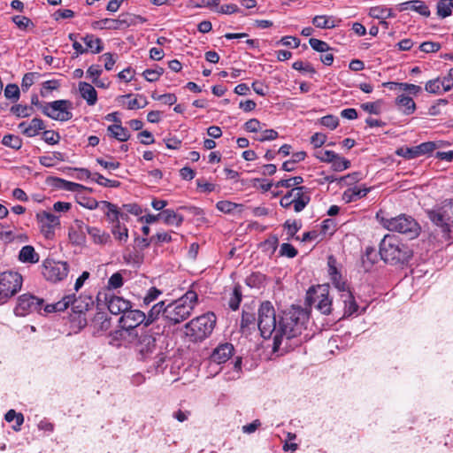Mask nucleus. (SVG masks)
<instances>
[{
  "label": "nucleus",
  "mask_w": 453,
  "mask_h": 453,
  "mask_svg": "<svg viewBox=\"0 0 453 453\" xmlns=\"http://www.w3.org/2000/svg\"><path fill=\"white\" fill-rule=\"evenodd\" d=\"M308 318L307 311L299 306H292L284 311L279 320L277 336L273 337V351L279 352L284 340L288 341L300 334Z\"/></svg>",
  "instance_id": "nucleus-1"
},
{
  "label": "nucleus",
  "mask_w": 453,
  "mask_h": 453,
  "mask_svg": "<svg viewBox=\"0 0 453 453\" xmlns=\"http://www.w3.org/2000/svg\"><path fill=\"white\" fill-rule=\"evenodd\" d=\"M380 255L386 263L398 265L407 263L411 258L413 252L395 235L386 234L380 243Z\"/></svg>",
  "instance_id": "nucleus-2"
},
{
  "label": "nucleus",
  "mask_w": 453,
  "mask_h": 453,
  "mask_svg": "<svg viewBox=\"0 0 453 453\" xmlns=\"http://www.w3.org/2000/svg\"><path fill=\"white\" fill-rule=\"evenodd\" d=\"M197 299V294L195 291L189 290L178 300L169 303H165L164 319L169 325L173 326L186 320L191 315Z\"/></svg>",
  "instance_id": "nucleus-3"
},
{
  "label": "nucleus",
  "mask_w": 453,
  "mask_h": 453,
  "mask_svg": "<svg viewBox=\"0 0 453 453\" xmlns=\"http://www.w3.org/2000/svg\"><path fill=\"white\" fill-rule=\"evenodd\" d=\"M376 219L387 230L400 233L406 235L409 239L416 238L420 233V226L418 222L412 217L406 214L388 217L380 211L377 212Z\"/></svg>",
  "instance_id": "nucleus-4"
},
{
  "label": "nucleus",
  "mask_w": 453,
  "mask_h": 453,
  "mask_svg": "<svg viewBox=\"0 0 453 453\" xmlns=\"http://www.w3.org/2000/svg\"><path fill=\"white\" fill-rule=\"evenodd\" d=\"M216 325V316L212 312L193 319L186 324V335L193 342H201L208 338Z\"/></svg>",
  "instance_id": "nucleus-5"
},
{
  "label": "nucleus",
  "mask_w": 453,
  "mask_h": 453,
  "mask_svg": "<svg viewBox=\"0 0 453 453\" xmlns=\"http://www.w3.org/2000/svg\"><path fill=\"white\" fill-rule=\"evenodd\" d=\"M257 316V326L262 337L270 338L273 334L277 336L279 321L271 302L265 301L260 304Z\"/></svg>",
  "instance_id": "nucleus-6"
},
{
  "label": "nucleus",
  "mask_w": 453,
  "mask_h": 453,
  "mask_svg": "<svg viewBox=\"0 0 453 453\" xmlns=\"http://www.w3.org/2000/svg\"><path fill=\"white\" fill-rule=\"evenodd\" d=\"M145 312L129 308L119 318L120 329L116 331V338L124 339L127 336L137 337V334H134V330L139 326H142L141 329H145Z\"/></svg>",
  "instance_id": "nucleus-7"
},
{
  "label": "nucleus",
  "mask_w": 453,
  "mask_h": 453,
  "mask_svg": "<svg viewBox=\"0 0 453 453\" xmlns=\"http://www.w3.org/2000/svg\"><path fill=\"white\" fill-rule=\"evenodd\" d=\"M306 303L323 315L331 314L333 300L329 296V285L323 284L311 288L306 294Z\"/></svg>",
  "instance_id": "nucleus-8"
},
{
  "label": "nucleus",
  "mask_w": 453,
  "mask_h": 453,
  "mask_svg": "<svg viewBox=\"0 0 453 453\" xmlns=\"http://www.w3.org/2000/svg\"><path fill=\"white\" fill-rule=\"evenodd\" d=\"M23 277L15 271L0 273V304L7 303L22 288Z\"/></svg>",
  "instance_id": "nucleus-9"
},
{
  "label": "nucleus",
  "mask_w": 453,
  "mask_h": 453,
  "mask_svg": "<svg viewBox=\"0 0 453 453\" xmlns=\"http://www.w3.org/2000/svg\"><path fill=\"white\" fill-rule=\"evenodd\" d=\"M163 330L157 326L156 328L141 329L136 342V349L142 359L146 360L157 352V338L160 336Z\"/></svg>",
  "instance_id": "nucleus-10"
},
{
  "label": "nucleus",
  "mask_w": 453,
  "mask_h": 453,
  "mask_svg": "<svg viewBox=\"0 0 453 453\" xmlns=\"http://www.w3.org/2000/svg\"><path fill=\"white\" fill-rule=\"evenodd\" d=\"M431 221L448 234L453 226V200H445L437 209L428 212Z\"/></svg>",
  "instance_id": "nucleus-11"
},
{
  "label": "nucleus",
  "mask_w": 453,
  "mask_h": 453,
  "mask_svg": "<svg viewBox=\"0 0 453 453\" xmlns=\"http://www.w3.org/2000/svg\"><path fill=\"white\" fill-rule=\"evenodd\" d=\"M43 303L42 298L30 293H25L17 298L13 312L17 317H26L35 312H40Z\"/></svg>",
  "instance_id": "nucleus-12"
},
{
  "label": "nucleus",
  "mask_w": 453,
  "mask_h": 453,
  "mask_svg": "<svg viewBox=\"0 0 453 453\" xmlns=\"http://www.w3.org/2000/svg\"><path fill=\"white\" fill-rule=\"evenodd\" d=\"M73 104L68 100H57L44 104L42 111L46 116L58 121H67L73 118Z\"/></svg>",
  "instance_id": "nucleus-13"
},
{
  "label": "nucleus",
  "mask_w": 453,
  "mask_h": 453,
  "mask_svg": "<svg viewBox=\"0 0 453 453\" xmlns=\"http://www.w3.org/2000/svg\"><path fill=\"white\" fill-rule=\"evenodd\" d=\"M69 273V265L64 261L46 259L42 263V273L43 277L51 282H58L65 279Z\"/></svg>",
  "instance_id": "nucleus-14"
},
{
  "label": "nucleus",
  "mask_w": 453,
  "mask_h": 453,
  "mask_svg": "<svg viewBox=\"0 0 453 453\" xmlns=\"http://www.w3.org/2000/svg\"><path fill=\"white\" fill-rule=\"evenodd\" d=\"M435 143L433 142H423L415 147H401L397 149L396 154L406 159H412L421 155L433 152L435 150Z\"/></svg>",
  "instance_id": "nucleus-15"
},
{
  "label": "nucleus",
  "mask_w": 453,
  "mask_h": 453,
  "mask_svg": "<svg viewBox=\"0 0 453 453\" xmlns=\"http://www.w3.org/2000/svg\"><path fill=\"white\" fill-rule=\"evenodd\" d=\"M36 219L46 235L53 234L54 229L60 225L59 218L46 211L38 212Z\"/></svg>",
  "instance_id": "nucleus-16"
},
{
  "label": "nucleus",
  "mask_w": 453,
  "mask_h": 453,
  "mask_svg": "<svg viewBox=\"0 0 453 453\" xmlns=\"http://www.w3.org/2000/svg\"><path fill=\"white\" fill-rule=\"evenodd\" d=\"M234 353V346L231 343L226 342L219 344L211 353L210 359L211 362L220 365L226 363Z\"/></svg>",
  "instance_id": "nucleus-17"
},
{
  "label": "nucleus",
  "mask_w": 453,
  "mask_h": 453,
  "mask_svg": "<svg viewBox=\"0 0 453 453\" xmlns=\"http://www.w3.org/2000/svg\"><path fill=\"white\" fill-rule=\"evenodd\" d=\"M129 22H127L126 19L106 18L100 20L93 21L91 23V27L95 30H117L129 27Z\"/></svg>",
  "instance_id": "nucleus-18"
},
{
  "label": "nucleus",
  "mask_w": 453,
  "mask_h": 453,
  "mask_svg": "<svg viewBox=\"0 0 453 453\" xmlns=\"http://www.w3.org/2000/svg\"><path fill=\"white\" fill-rule=\"evenodd\" d=\"M19 128L22 134L27 137H34L39 134L40 131L45 128L42 119L34 118L29 123L23 121L19 124Z\"/></svg>",
  "instance_id": "nucleus-19"
},
{
  "label": "nucleus",
  "mask_w": 453,
  "mask_h": 453,
  "mask_svg": "<svg viewBox=\"0 0 453 453\" xmlns=\"http://www.w3.org/2000/svg\"><path fill=\"white\" fill-rule=\"evenodd\" d=\"M165 310V301H160L155 303L148 311V313H145V328L157 329V326H154V324L157 322V320L159 319L161 315L164 317Z\"/></svg>",
  "instance_id": "nucleus-20"
},
{
  "label": "nucleus",
  "mask_w": 453,
  "mask_h": 453,
  "mask_svg": "<svg viewBox=\"0 0 453 453\" xmlns=\"http://www.w3.org/2000/svg\"><path fill=\"white\" fill-rule=\"evenodd\" d=\"M105 216L107 217V219L109 222L112 223L113 225L118 224L119 221V219H127V215L121 213L117 205L108 202V201H101V208Z\"/></svg>",
  "instance_id": "nucleus-21"
},
{
  "label": "nucleus",
  "mask_w": 453,
  "mask_h": 453,
  "mask_svg": "<svg viewBox=\"0 0 453 453\" xmlns=\"http://www.w3.org/2000/svg\"><path fill=\"white\" fill-rule=\"evenodd\" d=\"M292 189H297L298 193L293 195V200L295 202V211H302L311 201L310 189L306 187H296Z\"/></svg>",
  "instance_id": "nucleus-22"
},
{
  "label": "nucleus",
  "mask_w": 453,
  "mask_h": 453,
  "mask_svg": "<svg viewBox=\"0 0 453 453\" xmlns=\"http://www.w3.org/2000/svg\"><path fill=\"white\" fill-rule=\"evenodd\" d=\"M129 308H131V303L123 297L114 296L108 301V310L111 314H124Z\"/></svg>",
  "instance_id": "nucleus-23"
},
{
  "label": "nucleus",
  "mask_w": 453,
  "mask_h": 453,
  "mask_svg": "<svg viewBox=\"0 0 453 453\" xmlns=\"http://www.w3.org/2000/svg\"><path fill=\"white\" fill-rule=\"evenodd\" d=\"M407 10L414 11L424 17L430 16V10L428 6L420 0L406 1L399 4V11L403 12Z\"/></svg>",
  "instance_id": "nucleus-24"
},
{
  "label": "nucleus",
  "mask_w": 453,
  "mask_h": 453,
  "mask_svg": "<svg viewBox=\"0 0 453 453\" xmlns=\"http://www.w3.org/2000/svg\"><path fill=\"white\" fill-rule=\"evenodd\" d=\"M79 91L88 105H95L97 101V93L95 88L85 81L79 83Z\"/></svg>",
  "instance_id": "nucleus-25"
},
{
  "label": "nucleus",
  "mask_w": 453,
  "mask_h": 453,
  "mask_svg": "<svg viewBox=\"0 0 453 453\" xmlns=\"http://www.w3.org/2000/svg\"><path fill=\"white\" fill-rule=\"evenodd\" d=\"M370 188L365 186H354L346 189L343 193V199L347 203L355 202L360 198L365 197L370 191Z\"/></svg>",
  "instance_id": "nucleus-26"
},
{
  "label": "nucleus",
  "mask_w": 453,
  "mask_h": 453,
  "mask_svg": "<svg viewBox=\"0 0 453 453\" xmlns=\"http://www.w3.org/2000/svg\"><path fill=\"white\" fill-rule=\"evenodd\" d=\"M40 256L31 245H26L21 248L19 253V260L25 264H36L39 262Z\"/></svg>",
  "instance_id": "nucleus-27"
},
{
  "label": "nucleus",
  "mask_w": 453,
  "mask_h": 453,
  "mask_svg": "<svg viewBox=\"0 0 453 453\" xmlns=\"http://www.w3.org/2000/svg\"><path fill=\"white\" fill-rule=\"evenodd\" d=\"M72 296L73 301L70 303V304H72V309L75 313H82L86 311H88L94 304V302L90 296H80L79 298H75L74 295Z\"/></svg>",
  "instance_id": "nucleus-28"
},
{
  "label": "nucleus",
  "mask_w": 453,
  "mask_h": 453,
  "mask_svg": "<svg viewBox=\"0 0 453 453\" xmlns=\"http://www.w3.org/2000/svg\"><path fill=\"white\" fill-rule=\"evenodd\" d=\"M395 104L404 114H412L416 110V104L413 99L410 96L402 94L395 99Z\"/></svg>",
  "instance_id": "nucleus-29"
},
{
  "label": "nucleus",
  "mask_w": 453,
  "mask_h": 453,
  "mask_svg": "<svg viewBox=\"0 0 453 453\" xmlns=\"http://www.w3.org/2000/svg\"><path fill=\"white\" fill-rule=\"evenodd\" d=\"M341 299L344 303V316L349 317L354 314H357L358 311V305L351 291L349 293H345L344 295H341Z\"/></svg>",
  "instance_id": "nucleus-30"
},
{
  "label": "nucleus",
  "mask_w": 453,
  "mask_h": 453,
  "mask_svg": "<svg viewBox=\"0 0 453 453\" xmlns=\"http://www.w3.org/2000/svg\"><path fill=\"white\" fill-rule=\"evenodd\" d=\"M160 219H162L166 225L175 226H180L183 222V217L170 209L164 210L160 212Z\"/></svg>",
  "instance_id": "nucleus-31"
},
{
  "label": "nucleus",
  "mask_w": 453,
  "mask_h": 453,
  "mask_svg": "<svg viewBox=\"0 0 453 453\" xmlns=\"http://www.w3.org/2000/svg\"><path fill=\"white\" fill-rule=\"evenodd\" d=\"M86 230L96 244H105L110 241V234L97 227L86 226Z\"/></svg>",
  "instance_id": "nucleus-32"
},
{
  "label": "nucleus",
  "mask_w": 453,
  "mask_h": 453,
  "mask_svg": "<svg viewBox=\"0 0 453 453\" xmlns=\"http://www.w3.org/2000/svg\"><path fill=\"white\" fill-rule=\"evenodd\" d=\"M107 131L112 137L119 142H126L129 139L130 134L126 127H123L120 124L111 125L107 127Z\"/></svg>",
  "instance_id": "nucleus-33"
},
{
  "label": "nucleus",
  "mask_w": 453,
  "mask_h": 453,
  "mask_svg": "<svg viewBox=\"0 0 453 453\" xmlns=\"http://www.w3.org/2000/svg\"><path fill=\"white\" fill-rule=\"evenodd\" d=\"M56 185L59 188H62L66 191H71V192H80L81 190H89V191L92 190L91 188H88L81 184L65 180H63L60 178L56 179Z\"/></svg>",
  "instance_id": "nucleus-34"
},
{
  "label": "nucleus",
  "mask_w": 453,
  "mask_h": 453,
  "mask_svg": "<svg viewBox=\"0 0 453 453\" xmlns=\"http://www.w3.org/2000/svg\"><path fill=\"white\" fill-rule=\"evenodd\" d=\"M82 41L86 44L87 50L89 49L92 53L96 54L103 50L102 40L94 35H86L82 37Z\"/></svg>",
  "instance_id": "nucleus-35"
},
{
  "label": "nucleus",
  "mask_w": 453,
  "mask_h": 453,
  "mask_svg": "<svg viewBox=\"0 0 453 453\" xmlns=\"http://www.w3.org/2000/svg\"><path fill=\"white\" fill-rule=\"evenodd\" d=\"M72 301H73V296H66L61 301H59L56 303L47 304L44 307V311L47 313L53 312V311H63L69 307L70 303Z\"/></svg>",
  "instance_id": "nucleus-36"
},
{
  "label": "nucleus",
  "mask_w": 453,
  "mask_h": 453,
  "mask_svg": "<svg viewBox=\"0 0 453 453\" xmlns=\"http://www.w3.org/2000/svg\"><path fill=\"white\" fill-rule=\"evenodd\" d=\"M312 23L319 28H333L335 27L334 20L331 17L325 15L315 16L312 19Z\"/></svg>",
  "instance_id": "nucleus-37"
},
{
  "label": "nucleus",
  "mask_w": 453,
  "mask_h": 453,
  "mask_svg": "<svg viewBox=\"0 0 453 453\" xmlns=\"http://www.w3.org/2000/svg\"><path fill=\"white\" fill-rule=\"evenodd\" d=\"M92 180L103 187L118 188L120 186L119 181L107 179L98 173H93Z\"/></svg>",
  "instance_id": "nucleus-38"
},
{
  "label": "nucleus",
  "mask_w": 453,
  "mask_h": 453,
  "mask_svg": "<svg viewBox=\"0 0 453 453\" xmlns=\"http://www.w3.org/2000/svg\"><path fill=\"white\" fill-rule=\"evenodd\" d=\"M334 171L342 172L350 167V162L336 153L331 162Z\"/></svg>",
  "instance_id": "nucleus-39"
},
{
  "label": "nucleus",
  "mask_w": 453,
  "mask_h": 453,
  "mask_svg": "<svg viewBox=\"0 0 453 453\" xmlns=\"http://www.w3.org/2000/svg\"><path fill=\"white\" fill-rule=\"evenodd\" d=\"M111 233L114 237L120 242H127L128 238V230L125 226H122L120 222L113 225Z\"/></svg>",
  "instance_id": "nucleus-40"
},
{
  "label": "nucleus",
  "mask_w": 453,
  "mask_h": 453,
  "mask_svg": "<svg viewBox=\"0 0 453 453\" xmlns=\"http://www.w3.org/2000/svg\"><path fill=\"white\" fill-rule=\"evenodd\" d=\"M2 143L12 149L19 150L22 146V141L18 135L6 134L3 137Z\"/></svg>",
  "instance_id": "nucleus-41"
},
{
  "label": "nucleus",
  "mask_w": 453,
  "mask_h": 453,
  "mask_svg": "<svg viewBox=\"0 0 453 453\" xmlns=\"http://www.w3.org/2000/svg\"><path fill=\"white\" fill-rule=\"evenodd\" d=\"M78 203L82 207L87 208L88 210H95L96 208H101V201L98 202L93 197L83 196H81L78 197Z\"/></svg>",
  "instance_id": "nucleus-42"
},
{
  "label": "nucleus",
  "mask_w": 453,
  "mask_h": 453,
  "mask_svg": "<svg viewBox=\"0 0 453 453\" xmlns=\"http://www.w3.org/2000/svg\"><path fill=\"white\" fill-rule=\"evenodd\" d=\"M19 88L14 83L8 84L4 88V96L13 102L19 100Z\"/></svg>",
  "instance_id": "nucleus-43"
},
{
  "label": "nucleus",
  "mask_w": 453,
  "mask_h": 453,
  "mask_svg": "<svg viewBox=\"0 0 453 453\" xmlns=\"http://www.w3.org/2000/svg\"><path fill=\"white\" fill-rule=\"evenodd\" d=\"M279 245V239L276 235H271L262 243V248L269 254H273Z\"/></svg>",
  "instance_id": "nucleus-44"
},
{
  "label": "nucleus",
  "mask_w": 453,
  "mask_h": 453,
  "mask_svg": "<svg viewBox=\"0 0 453 453\" xmlns=\"http://www.w3.org/2000/svg\"><path fill=\"white\" fill-rule=\"evenodd\" d=\"M452 12L450 2L448 0H440L437 3V14L441 18L449 17Z\"/></svg>",
  "instance_id": "nucleus-45"
},
{
  "label": "nucleus",
  "mask_w": 453,
  "mask_h": 453,
  "mask_svg": "<svg viewBox=\"0 0 453 453\" xmlns=\"http://www.w3.org/2000/svg\"><path fill=\"white\" fill-rule=\"evenodd\" d=\"M303 179L301 176H295L286 180H280L276 183L277 188H296L299 184L303 183Z\"/></svg>",
  "instance_id": "nucleus-46"
},
{
  "label": "nucleus",
  "mask_w": 453,
  "mask_h": 453,
  "mask_svg": "<svg viewBox=\"0 0 453 453\" xmlns=\"http://www.w3.org/2000/svg\"><path fill=\"white\" fill-rule=\"evenodd\" d=\"M148 104V101L143 95H137L134 99L129 100L127 103V109L135 110L142 109Z\"/></svg>",
  "instance_id": "nucleus-47"
},
{
  "label": "nucleus",
  "mask_w": 453,
  "mask_h": 453,
  "mask_svg": "<svg viewBox=\"0 0 453 453\" xmlns=\"http://www.w3.org/2000/svg\"><path fill=\"white\" fill-rule=\"evenodd\" d=\"M32 108L27 105L16 104L12 106L11 112L18 118H26L31 115Z\"/></svg>",
  "instance_id": "nucleus-48"
},
{
  "label": "nucleus",
  "mask_w": 453,
  "mask_h": 453,
  "mask_svg": "<svg viewBox=\"0 0 453 453\" xmlns=\"http://www.w3.org/2000/svg\"><path fill=\"white\" fill-rule=\"evenodd\" d=\"M331 281L334 287L341 293V295H344L345 293L350 292L349 287L345 280H342V275H338L331 278Z\"/></svg>",
  "instance_id": "nucleus-49"
},
{
  "label": "nucleus",
  "mask_w": 453,
  "mask_h": 453,
  "mask_svg": "<svg viewBox=\"0 0 453 453\" xmlns=\"http://www.w3.org/2000/svg\"><path fill=\"white\" fill-rule=\"evenodd\" d=\"M59 82L56 80L46 81L42 83L41 88V96L42 97L48 96L49 93L52 90L58 89Z\"/></svg>",
  "instance_id": "nucleus-50"
},
{
  "label": "nucleus",
  "mask_w": 453,
  "mask_h": 453,
  "mask_svg": "<svg viewBox=\"0 0 453 453\" xmlns=\"http://www.w3.org/2000/svg\"><path fill=\"white\" fill-rule=\"evenodd\" d=\"M255 323V315L253 313L248 312L246 311H242V320H241V329L242 333L246 332V328L250 326V325H254Z\"/></svg>",
  "instance_id": "nucleus-51"
},
{
  "label": "nucleus",
  "mask_w": 453,
  "mask_h": 453,
  "mask_svg": "<svg viewBox=\"0 0 453 453\" xmlns=\"http://www.w3.org/2000/svg\"><path fill=\"white\" fill-rule=\"evenodd\" d=\"M441 83L440 78L430 80L425 85L426 91L430 94H439L441 93Z\"/></svg>",
  "instance_id": "nucleus-52"
},
{
  "label": "nucleus",
  "mask_w": 453,
  "mask_h": 453,
  "mask_svg": "<svg viewBox=\"0 0 453 453\" xmlns=\"http://www.w3.org/2000/svg\"><path fill=\"white\" fill-rule=\"evenodd\" d=\"M12 19L19 28L23 30L29 27H34L32 20L26 16L16 15L12 17Z\"/></svg>",
  "instance_id": "nucleus-53"
},
{
  "label": "nucleus",
  "mask_w": 453,
  "mask_h": 453,
  "mask_svg": "<svg viewBox=\"0 0 453 453\" xmlns=\"http://www.w3.org/2000/svg\"><path fill=\"white\" fill-rule=\"evenodd\" d=\"M162 294L161 290L157 289L155 287L150 288L145 296L142 299V303L144 305H150L152 302L157 299V297Z\"/></svg>",
  "instance_id": "nucleus-54"
},
{
  "label": "nucleus",
  "mask_w": 453,
  "mask_h": 453,
  "mask_svg": "<svg viewBox=\"0 0 453 453\" xmlns=\"http://www.w3.org/2000/svg\"><path fill=\"white\" fill-rule=\"evenodd\" d=\"M309 43L311 47L318 52H327L330 50L329 45L326 42L317 38H311Z\"/></svg>",
  "instance_id": "nucleus-55"
},
{
  "label": "nucleus",
  "mask_w": 453,
  "mask_h": 453,
  "mask_svg": "<svg viewBox=\"0 0 453 453\" xmlns=\"http://www.w3.org/2000/svg\"><path fill=\"white\" fill-rule=\"evenodd\" d=\"M320 124L331 130H334L338 127L339 119L334 115H326L320 119Z\"/></svg>",
  "instance_id": "nucleus-56"
},
{
  "label": "nucleus",
  "mask_w": 453,
  "mask_h": 453,
  "mask_svg": "<svg viewBox=\"0 0 453 453\" xmlns=\"http://www.w3.org/2000/svg\"><path fill=\"white\" fill-rule=\"evenodd\" d=\"M163 74V69H146L142 75L146 79V81L150 82H154L159 79V77Z\"/></svg>",
  "instance_id": "nucleus-57"
},
{
  "label": "nucleus",
  "mask_w": 453,
  "mask_h": 453,
  "mask_svg": "<svg viewBox=\"0 0 453 453\" xmlns=\"http://www.w3.org/2000/svg\"><path fill=\"white\" fill-rule=\"evenodd\" d=\"M102 72L100 65H92L87 70V77L90 78L94 84H98V78Z\"/></svg>",
  "instance_id": "nucleus-58"
},
{
  "label": "nucleus",
  "mask_w": 453,
  "mask_h": 453,
  "mask_svg": "<svg viewBox=\"0 0 453 453\" xmlns=\"http://www.w3.org/2000/svg\"><path fill=\"white\" fill-rule=\"evenodd\" d=\"M280 256L293 258L297 255L296 249L290 243H282L280 250Z\"/></svg>",
  "instance_id": "nucleus-59"
},
{
  "label": "nucleus",
  "mask_w": 453,
  "mask_h": 453,
  "mask_svg": "<svg viewBox=\"0 0 453 453\" xmlns=\"http://www.w3.org/2000/svg\"><path fill=\"white\" fill-rule=\"evenodd\" d=\"M381 103L380 101L372 103H365L361 104V108L370 114H380Z\"/></svg>",
  "instance_id": "nucleus-60"
},
{
  "label": "nucleus",
  "mask_w": 453,
  "mask_h": 453,
  "mask_svg": "<svg viewBox=\"0 0 453 453\" xmlns=\"http://www.w3.org/2000/svg\"><path fill=\"white\" fill-rule=\"evenodd\" d=\"M298 193V190L297 189H291L290 191H288L286 195H284L280 201V204L283 207V208H288L290 207L291 205H293L295 207V202L293 200V195H296Z\"/></svg>",
  "instance_id": "nucleus-61"
},
{
  "label": "nucleus",
  "mask_w": 453,
  "mask_h": 453,
  "mask_svg": "<svg viewBox=\"0 0 453 453\" xmlns=\"http://www.w3.org/2000/svg\"><path fill=\"white\" fill-rule=\"evenodd\" d=\"M123 286V277L120 273H113L108 280V288L116 289Z\"/></svg>",
  "instance_id": "nucleus-62"
},
{
  "label": "nucleus",
  "mask_w": 453,
  "mask_h": 453,
  "mask_svg": "<svg viewBox=\"0 0 453 453\" xmlns=\"http://www.w3.org/2000/svg\"><path fill=\"white\" fill-rule=\"evenodd\" d=\"M292 67L295 70L301 71L303 73H309L314 74L316 73L314 67L310 63H305L303 61H296L293 63Z\"/></svg>",
  "instance_id": "nucleus-63"
},
{
  "label": "nucleus",
  "mask_w": 453,
  "mask_h": 453,
  "mask_svg": "<svg viewBox=\"0 0 453 453\" xmlns=\"http://www.w3.org/2000/svg\"><path fill=\"white\" fill-rule=\"evenodd\" d=\"M441 49V44L434 42H424L419 45V50L426 53L437 52Z\"/></svg>",
  "instance_id": "nucleus-64"
}]
</instances>
